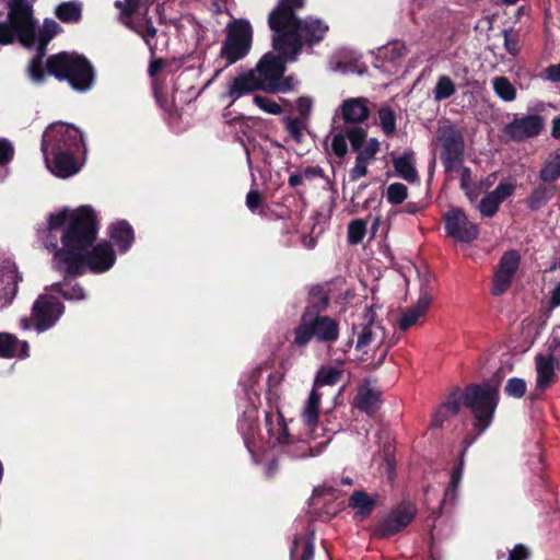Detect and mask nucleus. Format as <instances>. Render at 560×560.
<instances>
[{
  "mask_svg": "<svg viewBox=\"0 0 560 560\" xmlns=\"http://www.w3.org/2000/svg\"><path fill=\"white\" fill-rule=\"evenodd\" d=\"M67 229L62 236V249L56 252L55 264L65 275L81 273L84 267L94 272H104L115 262V254L107 243L89 249L96 237L95 215L91 208L63 209L48 219L50 231Z\"/></svg>",
  "mask_w": 560,
  "mask_h": 560,
  "instance_id": "f257e3e1",
  "label": "nucleus"
},
{
  "mask_svg": "<svg viewBox=\"0 0 560 560\" xmlns=\"http://www.w3.org/2000/svg\"><path fill=\"white\" fill-rule=\"evenodd\" d=\"M305 0H279L269 15V26L275 32V50L284 54L300 52L304 43L312 44L324 38L328 25L318 19L299 20L294 11L302 9Z\"/></svg>",
  "mask_w": 560,
  "mask_h": 560,
  "instance_id": "f03ea898",
  "label": "nucleus"
},
{
  "mask_svg": "<svg viewBox=\"0 0 560 560\" xmlns=\"http://www.w3.org/2000/svg\"><path fill=\"white\" fill-rule=\"evenodd\" d=\"M82 145L83 136L75 126L66 122L49 125L42 140V151L48 170L62 178L74 175L80 166L73 155Z\"/></svg>",
  "mask_w": 560,
  "mask_h": 560,
  "instance_id": "7ed1b4c3",
  "label": "nucleus"
},
{
  "mask_svg": "<svg viewBox=\"0 0 560 560\" xmlns=\"http://www.w3.org/2000/svg\"><path fill=\"white\" fill-rule=\"evenodd\" d=\"M499 399L498 388L489 385H471L464 393L456 392L434 413L432 424L440 427L448 415H456L460 405L470 409L475 427L485 431L491 423Z\"/></svg>",
  "mask_w": 560,
  "mask_h": 560,
  "instance_id": "20e7f679",
  "label": "nucleus"
},
{
  "mask_svg": "<svg viewBox=\"0 0 560 560\" xmlns=\"http://www.w3.org/2000/svg\"><path fill=\"white\" fill-rule=\"evenodd\" d=\"M277 51L279 52L278 56L273 52L265 54L252 71H255V79L260 90L268 93H287L294 90L298 82L293 77L283 75L285 62L294 60L299 52L284 54L281 50Z\"/></svg>",
  "mask_w": 560,
  "mask_h": 560,
  "instance_id": "39448f33",
  "label": "nucleus"
},
{
  "mask_svg": "<svg viewBox=\"0 0 560 560\" xmlns=\"http://www.w3.org/2000/svg\"><path fill=\"white\" fill-rule=\"evenodd\" d=\"M385 339L384 328L376 323L354 327L350 340L353 360L366 362L372 368L380 366L388 352Z\"/></svg>",
  "mask_w": 560,
  "mask_h": 560,
  "instance_id": "423d86ee",
  "label": "nucleus"
},
{
  "mask_svg": "<svg viewBox=\"0 0 560 560\" xmlns=\"http://www.w3.org/2000/svg\"><path fill=\"white\" fill-rule=\"evenodd\" d=\"M47 70L59 80H67L77 91H88L94 82L91 63L77 52H60L47 60Z\"/></svg>",
  "mask_w": 560,
  "mask_h": 560,
  "instance_id": "0eeeda50",
  "label": "nucleus"
},
{
  "mask_svg": "<svg viewBox=\"0 0 560 560\" xmlns=\"http://www.w3.org/2000/svg\"><path fill=\"white\" fill-rule=\"evenodd\" d=\"M253 31L248 22L236 21L228 27V36L224 40L220 56L231 66L244 58L252 45Z\"/></svg>",
  "mask_w": 560,
  "mask_h": 560,
  "instance_id": "6e6552de",
  "label": "nucleus"
},
{
  "mask_svg": "<svg viewBox=\"0 0 560 560\" xmlns=\"http://www.w3.org/2000/svg\"><path fill=\"white\" fill-rule=\"evenodd\" d=\"M312 337L319 341H334L338 337L337 323L327 316L313 317L308 312L302 317L301 325L295 330L294 342L305 346Z\"/></svg>",
  "mask_w": 560,
  "mask_h": 560,
  "instance_id": "1a4fd4ad",
  "label": "nucleus"
},
{
  "mask_svg": "<svg viewBox=\"0 0 560 560\" xmlns=\"http://www.w3.org/2000/svg\"><path fill=\"white\" fill-rule=\"evenodd\" d=\"M436 143L447 172L458 171L463 163L464 140L462 133L451 125L439 128Z\"/></svg>",
  "mask_w": 560,
  "mask_h": 560,
  "instance_id": "9d476101",
  "label": "nucleus"
},
{
  "mask_svg": "<svg viewBox=\"0 0 560 560\" xmlns=\"http://www.w3.org/2000/svg\"><path fill=\"white\" fill-rule=\"evenodd\" d=\"M62 313L63 307L60 302L56 298L46 293L40 295L34 302L32 322L39 331H43L50 328L59 319ZM21 325L25 329L31 328V319L23 318L21 320Z\"/></svg>",
  "mask_w": 560,
  "mask_h": 560,
  "instance_id": "9b49d317",
  "label": "nucleus"
},
{
  "mask_svg": "<svg viewBox=\"0 0 560 560\" xmlns=\"http://www.w3.org/2000/svg\"><path fill=\"white\" fill-rule=\"evenodd\" d=\"M36 0H11L9 2V18L11 24L19 32V42L30 46L34 40L35 19L33 3Z\"/></svg>",
  "mask_w": 560,
  "mask_h": 560,
  "instance_id": "f8f14e48",
  "label": "nucleus"
},
{
  "mask_svg": "<svg viewBox=\"0 0 560 560\" xmlns=\"http://www.w3.org/2000/svg\"><path fill=\"white\" fill-rule=\"evenodd\" d=\"M447 234L459 242H471L479 234L478 226L470 222L462 209L452 208L444 214Z\"/></svg>",
  "mask_w": 560,
  "mask_h": 560,
  "instance_id": "ddd939ff",
  "label": "nucleus"
},
{
  "mask_svg": "<svg viewBox=\"0 0 560 560\" xmlns=\"http://www.w3.org/2000/svg\"><path fill=\"white\" fill-rule=\"evenodd\" d=\"M60 31V25L56 21L48 19L44 21L43 26L37 34L36 28L34 30V40L28 46L31 47L35 40H37L39 45L38 55L31 61L28 66V73L34 82L38 83L43 81L44 72L42 69V58L44 56L45 47Z\"/></svg>",
  "mask_w": 560,
  "mask_h": 560,
  "instance_id": "4468645a",
  "label": "nucleus"
},
{
  "mask_svg": "<svg viewBox=\"0 0 560 560\" xmlns=\"http://www.w3.org/2000/svg\"><path fill=\"white\" fill-rule=\"evenodd\" d=\"M520 261L521 257L515 250H510L501 257L491 287V292L494 295H501L510 288Z\"/></svg>",
  "mask_w": 560,
  "mask_h": 560,
  "instance_id": "2eb2a0df",
  "label": "nucleus"
},
{
  "mask_svg": "<svg viewBox=\"0 0 560 560\" xmlns=\"http://www.w3.org/2000/svg\"><path fill=\"white\" fill-rule=\"evenodd\" d=\"M320 400L322 393L317 388H313L301 409V419L305 425L306 434L312 441L319 439L325 432V429L319 428L317 423Z\"/></svg>",
  "mask_w": 560,
  "mask_h": 560,
  "instance_id": "dca6fc26",
  "label": "nucleus"
},
{
  "mask_svg": "<svg viewBox=\"0 0 560 560\" xmlns=\"http://www.w3.org/2000/svg\"><path fill=\"white\" fill-rule=\"evenodd\" d=\"M348 140L357 152V160L371 163L377 152L380 151L381 143L376 138H366V131L361 127H351L347 129Z\"/></svg>",
  "mask_w": 560,
  "mask_h": 560,
  "instance_id": "f3484780",
  "label": "nucleus"
},
{
  "mask_svg": "<svg viewBox=\"0 0 560 560\" xmlns=\"http://www.w3.org/2000/svg\"><path fill=\"white\" fill-rule=\"evenodd\" d=\"M544 127V120L538 115H528L515 118L506 125L505 133L514 140H524L526 138L539 135Z\"/></svg>",
  "mask_w": 560,
  "mask_h": 560,
  "instance_id": "a211bd4d",
  "label": "nucleus"
},
{
  "mask_svg": "<svg viewBox=\"0 0 560 560\" xmlns=\"http://www.w3.org/2000/svg\"><path fill=\"white\" fill-rule=\"evenodd\" d=\"M558 362L551 354H537L535 357L536 390L545 392L557 377Z\"/></svg>",
  "mask_w": 560,
  "mask_h": 560,
  "instance_id": "6ab92c4d",
  "label": "nucleus"
},
{
  "mask_svg": "<svg viewBox=\"0 0 560 560\" xmlns=\"http://www.w3.org/2000/svg\"><path fill=\"white\" fill-rule=\"evenodd\" d=\"M368 100L363 97H351L345 100L339 108L338 113L347 124H360L368 119L370 116V109L368 106Z\"/></svg>",
  "mask_w": 560,
  "mask_h": 560,
  "instance_id": "aec40b11",
  "label": "nucleus"
},
{
  "mask_svg": "<svg viewBox=\"0 0 560 560\" xmlns=\"http://www.w3.org/2000/svg\"><path fill=\"white\" fill-rule=\"evenodd\" d=\"M514 191V185L501 183L493 191L485 196L479 205V211L483 217H492L498 211L499 206L509 198Z\"/></svg>",
  "mask_w": 560,
  "mask_h": 560,
  "instance_id": "412c9836",
  "label": "nucleus"
},
{
  "mask_svg": "<svg viewBox=\"0 0 560 560\" xmlns=\"http://www.w3.org/2000/svg\"><path fill=\"white\" fill-rule=\"evenodd\" d=\"M256 90H260V86L255 79V71H246L240 73L229 83L226 95L235 102L240 97Z\"/></svg>",
  "mask_w": 560,
  "mask_h": 560,
  "instance_id": "4be33fe9",
  "label": "nucleus"
},
{
  "mask_svg": "<svg viewBox=\"0 0 560 560\" xmlns=\"http://www.w3.org/2000/svg\"><path fill=\"white\" fill-rule=\"evenodd\" d=\"M19 276L14 266H7L0 269V307L9 304L15 293Z\"/></svg>",
  "mask_w": 560,
  "mask_h": 560,
  "instance_id": "5701e85b",
  "label": "nucleus"
},
{
  "mask_svg": "<svg viewBox=\"0 0 560 560\" xmlns=\"http://www.w3.org/2000/svg\"><path fill=\"white\" fill-rule=\"evenodd\" d=\"M431 301L432 298L429 294H422L412 307L401 314L399 319L400 328L407 330L409 327L417 325L429 310Z\"/></svg>",
  "mask_w": 560,
  "mask_h": 560,
  "instance_id": "b1692460",
  "label": "nucleus"
},
{
  "mask_svg": "<svg viewBox=\"0 0 560 560\" xmlns=\"http://www.w3.org/2000/svg\"><path fill=\"white\" fill-rule=\"evenodd\" d=\"M266 425L271 444H287L290 442L287 423L280 413L268 415Z\"/></svg>",
  "mask_w": 560,
  "mask_h": 560,
  "instance_id": "393cba45",
  "label": "nucleus"
},
{
  "mask_svg": "<svg viewBox=\"0 0 560 560\" xmlns=\"http://www.w3.org/2000/svg\"><path fill=\"white\" fill-rule=\"evenodd\" d=\"M415 517L412 506H402L394 511L387 518L384 535H390L405 528Z\"/></svg>",
  "mask_w": 560,
  "mask_h": 560,
  "instance_id": "a878e982",
  "label": "nucleus"
},
{
  "mask_svg": "<svg viewBox=\"0 0 560 560\" xmlns=\"http://www.w3.org/2000/svg\"><path fill=\"white\" fill-rule=\"evenodd\" d=\"M27 343L18 340L14 336L0 332V357H26Z\"/></svg>",
  "mask_w": 560,
  "mask_h": 560,
  "instance_id": "bb28decb",
  "label": "nucleus"
},
{
  "mask_svg": "<svg viewBox=\"0 0 560 560\" xmlns=\"http://www.w3.org/2000/svg\"><path fill=\"white\" fill-rule=\"evenodd\" d=\"M83 4L80 1L61 2L55 9V15L63 23H79L82 19Z\"/></svg>",
  "mask_w": 560,
  "mask_h": 560,
  "instance_id": "cd10ccee",
  "label": "nucleus"
},
{
  "mask_svg": "<svg viewBox=\"0 0 560 560\" xmlns=\"http://www.w3.org/2000/svg\"><path fill=\"white\" fill-rule=\"evenodd\" d=\"M112 241L121 249L127 250L133 241L131 226L125 222L113 224L109 230Z\"/></svg>",
  "mask_w": 560,
  "mask_h": 560,
  "instance_id": "c85d7f7f",
  "label": "nucleus"
},
{
  "mask_svg": "<svg viewBox=\"0 0 560 560\" xmlns=\"http://www.w3.org/2000/svg\"><path fill=\"white\" fill-rule=\"evenodd\" d=\"M394 167L398 175L407 182L418 180V173L415 168L413 154L408 152L394 160Z\"/></svg>",
  "mask_w": 560,
  "mask_h": 560,
  "instance_id": "c756f323",
  "label": "nucleus"
},
{
  "mask_svg": "<svg viewBox=\"0 0 560 560\" xmlns=\"http://www.w3.org/2000/svg\"><path fill=\"white\" fill-rule=\"evenodd\" d=\"M122 22L138 33L145 43L151 47V39L156 35V28L152 25L151 21H136L135 18H122Z\"/></svg>",
  "mask_w": 560,
  "mask_h": 560,
  "instance_id": "7c9ffc66",
  "label": "nucleus"
},
{
  "mask_svg": "<svg viewBox=\"0 0 560 560\" xmlns=\"http://www.w3.org/2000/svg\"><path fill=\"white\" fill-rule=\"evenodd\" d=\"M154 0H125V2H116V7L121 9L124 18H135L144 15L149 4Z\"/></svg>",
  "mask_w": 560,
  "mask_h": 560,
  "instance_id": "2f4dec72",
  "label": "nucleus"
},
{
  "mask_svg": "<svg viewBox=\"0 0 560 560\" xmlns=\"http://www.w3.org/2000/svg\"><path fill=\"white\" fill-rule=\"evenodd\" d=\"M378 125L386 137H393L396 133V115L387 106H383L377 112Z\"/></svg>",
  "mask_w": 560,
  "mask_h": 560,
  "instance_id": "473e14b6",
  "label": "nucleus"
},
{
  "mask_svg": "<svg viewBox=\"0 0 560 560\" xmlns=\"http://www.w3.org/2000/svg\"><path fill=\"white\" fill-rule=\"evenodd\" d=\"M314 546L311 538L295 539L291 551V560H312Z\"/></svg>",
  "mask_w": 560,
  "mask_h": 560,
  "instance_id": "72a5a7b5",
  "label": "nucleus"
},
{
  "mask_svg": "<svg viewBox=\"0 0 560 560\" xmlns=\"http://www.w3.org/2000/svg\"><path fill=\"white\" fill-rule=\"evenodd\" d=\"M340 376L341 370L339 369L332 366L322 368L316 375L313 388H317L319 392L322 386L336 384Z\"/></svg>",
  "mask_w": 560,
  "mask_h": 560,
  "instance_id": "f704fd0d",
  "label": "nucleus"
},
{
  "mask_svg": "<svg viewBox=\"0 0 560 560\" xmlns=\"http://www.w3.org/2000/svg\"><path fill=\"white\" fill-rule=\"evenodd\" d=\"M456 92L454 81L447 75H441L433 89V96L436 102L451 97Z\"/></svg>",
  "mask_w": 560,
  "mask_h": 560,
  "instance_id": "c9c22d12",
  "label": "nucleus"
},
{
  "mask_svg": "<svg viewBox=\"0 0 560 560\" xmlns=\"http://www.w3.org/2000/svg\"><path fill=\"white\" fill-rule=\"evenodd\" d=\"M375 502L366 493L358 491L350 498V505L357 510V513L365 517L373 509Z\"/></svg>",
  "mask_w": 560,
  "mask_h": 560,
  "instance_id": "e433bc0d",
  "label": "nucleus"
},
{
  "mask_svg": "<svg viewBox=\"0 0 560 560\" xmlns=\"http://www.w3.org/2000/svg\"><path fill=\"white\" fill-rule=\"evenodd\" d=\"M495 94L505 102H511L516 96L513 84L504 77L494 78L492 81Z\"/></svg>",
  "mask_w": 560,
  "mask_h": 560,
  "instance_id": "4c0bfd02",
  "label": "nucleus"
},
{
  "mask_svg": "<svg viewBox=\"0 0 560 560\" xmlns=\"http://www.w3.org/2000/svg\"><path fill=\"white\" fill-rule=\"evenodd\" d=\"M328 441H329V439H327L324 442L316 443L315 445H311L310 443H306L305 441L298 442L293 446L291 454L294 457H299V458L314 456L322 452L323 447L328 443Z\"/></svg>",
  "mask_w": 560,
  "mask_h": 560,
  "instance_id": "58836bf2",
  "label": "nucleus"
},
{
  "mask_svg": "<svg viewBox=\"0 0 560 560\" xmlns=\"http://www.w3.org/2000/svg\"><path fill=\"white\" fill-rule=\"evenodd\" d=\"M377 400V394L369 388H361L357 396L358 407L366 412H372L375 409Z\"/></svg>",
  "mask_w": 560,
  "mask_h": 560,
  "instance_id": "ea45409f",
  "label": "nucleus"
},
{
  "mask_svg": "<svg viewBox=\"0 0 560 560\" xmlns=\"http://www.w3.org/2000/svg\"><path fill=\"white\" fill-rule=\"evenodd\" d=\"M560 177V151L551 155L541 171V178L546 182H555Z\"/></svg>",
  "mask_w": 560,
  "mask_h": 560,
  "instance_id": "a19ab883",
  "label": "nucleus"
},
{
  "mask_svg": "<svg viewBox=\"0 0 560 560\" xmlns=\"http://www.w3.org/2000/svg\"><path fill=\"white\" fill-rule=\"evenodd\" d=\"M328 139L330 140L331 151L338 158H343L348 152L347 131L345 133L341 131H332Z\"/></svg>",
  "mask_w": 560,
  "mask_h": 560,
  "instance_id": "79ce46f5",
  "label": "nucleus"
},
{
  "mask_svg": "<svg viewBox=\"0 0 560 560\" xmlns=\"http://www.w3.org/2000/svg\"><path fill=\"white\" fill-rule=\"evenodd\" d=\"M408 196L407 187L400 183L390 184L387 187L386 198L393 205L401 203Z\"/></svg>",
  "mask_w": 560,
  "mask_h": 560,
  "instance_id": "37998d69",
  "label": "nucleus"
},
{
  "mask_svg": "<svg viewBox=\"0 0 560 560\" xmlns=\"http://www.w3.org/2000/svg\"><path fill=\"white\" fill-rule=\"evenodd\" d=\"M366 232V223L363 220H354L349 224L348 240L351 244L360 243Z\"/></svg>",
  "mask_w": 560,
  "mask_h": 560,
  "instance_id": "c03bdc74",
  "label": "nucleus"
},
{
  "mask_svg": "<svg viewBox=\"0 0 560 560\" xmlns=\"http://www.w3.org/2000/svg\"><path fill=\"white\" fill-rule=\"evenodd\" d=\"M254 103L264 112L271 114V115H280L282 113L281 106L273 100L256 95L254 97Z\"/></svg>",
  "mask_w": 560,
  "mask_h": 560,
  "instance_id": "a18cd8bd",
  "label": "nucleus"
},
{
  "mask_svg": "<svg viewBox=\"0 0 560 560\" xmlns=\"http://www.w3.org/2000/svg\"><path fill=\"white\" fill-rule=\"evenodd\" d=\"M15 38L19 39V32L8 16L7 22L0 23V44H11Z\"/></svg>",
  "mask_w": 560,
  "mask_h": 560,
  "instance_id": "49530a36",
  "label": "nucleus"
},
{
  "mask_svg": "<svg viewBox=\"0 0 560 560\" xmlns=\"http://www.w3.org/2000/svg\"><path fill=\"white\" fill-rule=\"evenodd\" d=\"M505 392L509 396L521 398L526 392V382L518 377L510 378L506 382Z\"/></svg>",
  "mask_w": 560,
  "mask_h": 560,
  "instance_id": "de8ad7c7",
  "label": "nucleus"
},
{
  "mask_svg": "<svg viewBox=\"0 0 560 560\" xmlns=\"http://www.w3.org/2000/svg\"><path fill=\"white\" fill-rule=\"evenodd\" d=\"M285 127L290 136L298 142L302 140L303 131L305 129L304 120H300L296 118H285L284 119Z\"/></svg>",
  "mask_w": 560,
  "mask_h": 560,
  "instance_id": "09e8293b",
  "label": "nucleus"
},
{
  "mask_svg": "<svg viewBox=\"0 0 560 560\" xmlns=\"http://www.w3.org/2000/svg\"><path fill=\"white\" fill-rule=\"evenodd\" d=\"M49 290L51 292H62L63 296L68 300H83L85 298V292L80 285H73L68 290H62L59 283H55Z\"/></svg>",
  "mask_w": 560,
  "mask_h": 560,
  "instance_id": "8fccbe9b",
  "label": "nucleus"
},
{
  "mask_svg": "<svg viewBox=\"0 0 560 560\" xmlns=\"http://www.w3.org/2000/svg\"><path fill=\"white\" fill-rule=\"evenodd\" d=\"M14 148L12 143L4 138H0V165H5L13 159Z\"/></svg>",
  "mask_w": 560,
  "mask_h": 560,
  "instance_id": "3c124183",
  "label": "nucleus"
},
{
  "mask_svg": "<svg viewBox=\"0 0 560 560\" xmlns=\"http://www.w3.org/2000/svg\"><path fill=\"white\" fill-rule=\"evenodd\" d=\"M313 104V98L310 96H301L296 100V110L299 112L303 120L308 119Z\"/></svg>",
  "mask_w": 560,
  "mask_h": 560,
  "instance_id": "603ef678",
  "label": "nucleus"
},
{
  "mask_svg": "<svg viewBox=\"0 0 560 560\" xmlns=\"http://www.w3.org/2000/svg\"><path fill=\"white\" fill-rule=\"evenodd\" d=\"M370 163H368V162L359 161V160L355 159V164H354V166L350 171V179L355 182L359 178L365 176L366 173H368V165Z\"/></svg>",
  "mask_w": 560,
  "mask_h": 560,
  "instance_id": "864d4df0",
  "label": "nucleus"
},
{
  "mask_svg": "<svg viewBox=\"0 0 560 560\" xmlns=\"http://www.w3.org/2000/svg\"><path fill=\"white\" fill-rule=\"evenodd\" d=\"M460 173V179H462V183H460V186L463 189L466 190V195L468 197V199L474 202L476 201L477 199V195L472 194L470 190H469V187H468V182H469V177H470V172L469 170L467 168H464L460 166V168L457 171Z\"/></svg>",
  "mask_w": 560,
  "mask_h": 560,
  "instance_id": "5fc2aeb1",
  "label": "nucleus"
},
{
  "mask_svg": "<svg viewBox=\"0 0 560 560\" xmlns=\"http://www.w3.org/2000/svg\"><path fill=\"white\" fill-rule=\"evenodd\" d=\"M262 197L257 190H250L246 196V206L250 211H256L261 205Z\"/></svg>",
  "mask_w": 560,
  "mask_h": 560,
  "instance_id": "6e6d98bb",
  "label": "nucleus"
},
{
  "mask_svg": "<svg viewBox=\"0 0 560 560\" xmlns=\"http://www.w3.org/2000/svg\"><path fill=\"white\" fill-rule=\"evenodd\" d=\"M314 174V171L311 170V168H306L304 170L303 172L301 173H295V174H292L290 177H289V184L291 186H298V185H301L305 178H310L312 175Z\"/></svg>",
  "mask_w": 560,
  "mask_h": 560,
  "instance_id": "4d7b16f0",
  "label": "nucleus"
},
{
  "mask_svg": "<svg viewBox=\"0 0 560 560\" xmlns=\"http://www.w3.org/2000/svg\"><path fill=\"white\" fill-rule=\"evenodd\" d=\"M463 469H464V462L463 459H460L456 466V468L454 469V471L452 472V478H451V490L454 492L455 489L457 488V486L459 485L460 480H462V477H463Z\"/></svg>",
  "mask_w": 560,
  "mask_h": 560,
  "instance_id": "13d9d810",
  "label": "nucleus"
},
{
  "mask_svg": "<svg viewBox=\"0 0 560 560\" xmlns=\"http://www.w3.org/2000/svg\"><path fill=\"white\" fill-rule=\"evenodd\" d=\"M504 46L506 50L512 54L516 55L518 52V44L517 40L512 37V33L510 31H504Z\"/></svg>",
  "mask_w": 560,
  "mask_h": 560,
  "instance_id": "bf43d9fd",
  "label": "nucleus"
},
{
  "mask_svg": "<svg viewBox=\"0 0 560 560\" xmlns=\"http://www.w3.org/2000/svg\"><path fill=\"white\" fill-rule=\"evenodd\" d=\"M546 79L552 82L560 81V62L546 69Z\"/></svg>",
  "mask_w": 560,
  "mask_h": 560,
  "instance_id": "052dcab7",
  "label": "nucleus"
},
{
  "mask_svg": "<svg viewBox=\"0 0 560 560\" xmlns=\"http://www.w3.org/2000/svg\"><path fill=\"white\" fill-rule=\"evenodd\" d=\"M528 553L523 546H516L511 552L509 560H525Z\"/></svg>",
  "mask_w": 560,
  "mask_h": 560,
  "instance_id": "680f3d73",
  "label": "nucleus"
},
{
  "mask_svg": "<svg viewBox=\"0 0 560 560\" xmlns=\"http://www.w3.org/2000/svg\"><path fill=\"white\" fill-rule=\"evenodd\" d=\"M550 301L555 307L560 305V282L552 290Z\"/></svg>",
  "mask_w": 560,
  "mask_h": 560,
  "instance_id": "e2e57ef3",
  "label": "nucleus"
},
{
  "mask_svg": "<svg viewBox=\"0 0 560 560\" xmlns=\"http://www.w3.org/2000/svg\"><path fill=\"white\" fill-rule=\"evenodd\" d=\"M552 137L556 139H560V117H557L552 120V130H551Z\"/></svg>",
  "mask_w": 560,
  "mask_h": 560,
  "instance_id": "0e129e2a",
  "label": "nucleus"
},
{
  "mask_svg": "<svg viewBox=\"0 0 560 560\" xmlns=\"http://www.w3.org/2000/svg\"><path fill=\"white\" fill-rule=\"evenodd\" d=\"M162 67H163L162 60L152 61L150 65V68H149L150 75H154L158 71H160V69H162Z\"/></svg>",
  "mask_w": 560,
  "mask_h": 560,
  "instance_id": "69168bd1",
  "label": "nucleus"
},
{
  "mask_svg": "<svg viewBox=\"0 0 560 560\" xmlns=\"http://www.w3.org/2000/svg\"><path fill=\"white\" fill-rule=\"evenodd\" d=\"M334 69H335V70H341V71H343V72H347V71H349V70H350V68H349L348 66H346V65L343 66V65H341L340 62H338V63H337V66H336V68H334Z\"/></svg>",
  "mask_w": 560,
  "mask_h": 560,
  "instance_id": "338daca9",
  "label": "nucleus"
},
{
  "mask_svg": "<svg viewBox=\"0 0 560 560\" xmlns=\"http://www.w3.org/2000/svg\"><path fill=\"white\" fill-rule=\"evenodd\" d=\"M505 4H514L516 3L518 0H502Z\"/></svg>",
  "mask_w": 560,
  "mask_h": 560,
  "instance_id": "774afa93",
  "label": "nucleus"
}]
</instances>
